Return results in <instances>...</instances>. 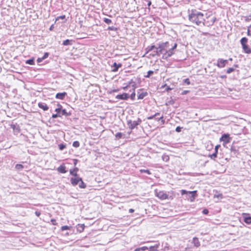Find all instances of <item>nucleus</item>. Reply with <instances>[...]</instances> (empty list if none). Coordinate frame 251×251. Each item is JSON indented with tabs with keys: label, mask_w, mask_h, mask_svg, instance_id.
<instances>
[{
	"label": "nucleus",
	"mask_w": 251,
	"mask_h": 251,
	"mask_svg": "<svg viewBox=\"0 0 251 251\" xmlns=\"http://www.w3.org/2000/svg\"><path fill=\"white\" fill-rule=\"evenodd\" d=\"M209 212V211L208 209H204L202 211V213L204 214H207Z\"/></svg>",
	"instance_id": "37998d69"
},
{
	"label": "nucleus",
	"mask_w": 251,
	"mask_h": 251,
	"mask_svg": "<svg viewBox=\"0 0 251 251\" xmlns=\"http://www.w3.org/2000/svg\"><path fill=\"white\" fill-rule=\"evenodd\" d=\"M57 170L58 172L62 174H65L67 172L66 167L64 164H62L58 167L57 168Z\"/></svg>",
	"instance_id": "2eb2a0df"
},
{
	"label": "nucleus",
	"mask_w": 251,
	"mask_h": 251,
	"mask_svg": "<svg viewBox=\"0 0 251 251\" xmlns=\"http://www.w3.org/2000/svg\"><path fill=\"white\" fill-rule=\"evenodd\" d=\"M189 20L197 25H205L210 26L212 25L215 21V18H212L210 22L205 21L204 15L196 9H192L188 15Z\"/></svg>",
	"instance_id": "f03ea898"
},
{
	"label": "nucleus",
	"mask_w": 251,
	"mask_h": 251,
	"mask_svg": "<svg viewBox=\"0 0 251 251\" xmlns=\"http://www.w3.org/2000/svg\"><path fill=\"white\" fill-rule=\"evenodd\" d=\"M157 49V47H156L155 46V45H154L149 46L146 49V52L145 54H149V55L150 53H153L154 51H156ZM149 57H150L149 56Z\"/></svg>",
	"instance_id": "1a4fd4ad"
},
{
	"label": "nucleus",
	"mask_w": 251,
	"mask_h": 251,
	"mask_svg": "<svg viewBox=\"0 0 251 251\" xmlns=\"http://www.w3.org/2000/svg\"><path fill=\"white\" fill-rule=\"evenodd\" d=\"M141 122L142 121L140 118H138L137 121H132L129 120L127 121V125L128 127L132 130L137 126L139 125L141 123Z\"/></svg>",
	"instance_id": "423d86ee"
},
{
	"label": "nucleus",
	"mask_w": 251,
	"mask_h": 251,
	"mask_svg": "<svg viewBox=\"0 0 251 251\" xmlns=\"http://www.w3.org/2000/svg\"><path fill=\"white\" fill-rule=\"evenodd\" d=\"M191 194L192 195L191 196V201H193L195 197H196L197 196V191H187L185 190H181V195H184V194Z\"/></svg>",
	"instance_id": "6e6552de"
},
{
	"label": "nucleus",
	"mask_w": 251,
	"mask_h": 251,
	"mask_svg": "<svg viewBox=\"0 0 251 251\" xmlns=\"http://www.w3.org/2000/svg\"><path fill=\"white\" fill-rule=\"evenodd\" d=\"M147 95H148V93L147 92L141 91L140 92H138V99H143L145 97L147 96Z\"/></svg>",
	"instance_id": "aec40b11"
},
{
	"label": "nucleus",
	"mask_w": 251,
	"mask_h": 251,
	"mask_svg": "<svg viewBox=\"0 0 251 251\" xmlns=\"http://www.w3.org/2000/svg\"><path fill=\"white\" fill-rule=\"evenodd\" d=\"M80 144L79 142L77 141H74L73 143V147L75 148H78L79 147Z\"/></svg>",
	"instance_id": "cd10ccee"
},
{
	"label": "nucleus",
	"mask_w": 251,
	"mask_h": 251,
	"mask_svg": "<svg viewBox=\"0 0 251 251\" xmlns=\"http://www.w3.org/2000/svg\"><path fill=\"white\" fill-rule=\"evenodd\" d=\"M71 44H72V41L70 40L69 39L65 40L63 42V45L64 46H67V45H70Z\"/></svg>",
	"instance_id": "b1692460"
},
{
	"label": "nucleus",
	"mask_w": 251,
	"mask_h": 251,
	"mask_svg": "<svg viewBox=\"0 0 251 251\" xmlns=\"http://www.w3.org/2000/svg\"><path fill=\"white\" fill-rule=\"evenodd\" d=\"M159 247V244H156L150 247V251H157Z\"/></svg>",
	"instance_id": "4be33fe9"
},
{
	"label": "nucleus",
	"mask_w": 251,
	"mask_h": 251,
	"mask_svg": "<svg viewBox=\"0 0 251 251\" xmlns=\"http://www.w3.org/2000/svg\"><path fill=\"white\" fill-rule=\"evenodd\" d=\"M220 147V145H216L215 147V152L214 153L211 154H209L208 155V157L209 158H210L211 159H213V160H215V159L216 158H217V154H218V149Z\"/></svg>",
	"instance_id": "9b49d317"
},
{
	"label": "nucleus",
	"mask_w": 251,
	"mask_h": 251,
	"mask_svg": "<svg viewBox=\"0 0 251 251\" xmlns=\"http://www.w3.org/2000/svg\"><path fill=\"white\" fill-rule=\"evenodd\" d=\"M220 141L224 142L225 144L229 143L230 142V137L229 134H224L220 138Z\"/></svg>",
	"instance_id": "0eeeda50"
},
{
	"label": "nucleus",
	"mask_w": 251,
	"mask_h": 251,
	"mask_svg": "<svg viewBox=\"0 0 251 251\" xmlns=\"http://www.w3.org/2000/svg\"><path fill=\"white\" fill-rule=\"evenodd\" d=\"M51 224L54 226L57 225L58 223L56 222V221L54 219H51L50 220Z\"/></svg>",
	"instance_id": "e433bc0d"
},
{
	"label": "nucleus",
	"mask_w": 251,
	"mask_h": 251,
	"mask_svg": "<svg viewBox=\"0 0 251 251\" xmlns=\"http://www.w3.org/2000/svg\"><path fill=\"white\" fill-rule=\"evenodd\" d=\"M184 82L187 84V85L190 84V81L189 78H186L184 80Z\"/></svg>",
	"instance_id": "4c0bfd02"
},
{
	"label": "nucleus",
	"mask_w": 251,
	"mask_h": 251,
	"mask_svg": "<svg viewBox=\"0 0 251 251\" xmlns=\"http://www.w3.org/2000/svg\"><path fill=\"white\" fill-rule=\"evenodd\" d=\"M123 134L121 132H117L115 134V137L117 139H120L122 137Z\"/></svg>",
	"instance_id": "a878e982"
},
{
	"label": "nucleus",
	"mask_w": 251,
	"mask_h": 251,
	"mask_svg": "<svg viewBox=\"0 0 251 251\" xmlns=\"http://www.w3.org/2000/svg\"><path fill=\"white\" fill-rule=\"evenodd\" d=\"M134 251H141V248H136Z\"/></svg>",
	"instance_id": "5fc2aeb1"
},
{
	"label": "nucleus",
	"mask_w": 251,
	"mask_h": 251,
	"mask_svg": "<svg viewBox=\"0 0 251 251\" xmlns=\"http://www.w3.org/2000/svg\"><path fill=\"white\" fill-rule=\"evenodd\" d=\"M61 109L60 108H56L55 109V111L57 113H59V112H60Z\"/></svg>",
	"instance_id": "de8ad7c7"
},
{
	"label": "nucleus",
	"mask_w": 251,
	"mask_h": 251,
	"mask_svg": "<svg viewBox=\"0 0 251 251\" xmlns=\"http://www.w3.org/2000/svg\"><path fill=\"white\" fill-rule=\"evenodd\" d=\"M181 127L180 126H177L176 128V131L177 132H180L181 131Z\"/></svg>",
	"instance_id": "a19ab883"
},
{
	"label": "nucleus",
	"mask_w": 251,
	"mask_h": 251,
	"mask_svg": "<svg viewBox=\"0 0 251 251\" xmlns=\"http://www.w3.org/2000/svg\"><path fill=\"white\" fill-rule=\"evenodd\" d=\"M189 92V90H184L181 93L182 95H186Z\"/></svg>",
	"instance_id": "c03bdc74"
},
{
	"label": "nucleus",
	"mask_w": 251,
	"mask_h": 251,
	"mask_svg": "<svg viewBox=\"0 0 251 251\" xmlns=\"http://www.w3.org/2000/svg\"><path fill=\"white\" fill-rule=\"evenodd\" d=\"M58 148L60 150L62 151L66 148V145L60 144L58 145Z\"/></svg>",
	"instance_id": "bb28decb"
},
{
	"label": "nucleus",
	"mask_w": 251,
	"mask_h": 251,
	"mask_svg": "<svg viewBox=\"0 0 251 251\" xmlns=\"http://www.w3.org/2000/svg\"><path fill=\"white\" fill-rule=\"evenodd\" d=\"M151 4V0L148 1V6H150V5Z\"/></svg>",
	"instance_id": "864d4df0"
},
{
	"label": "nucleus",
	"mask_w": 251,
	"mask_h": 251,
	"mask_svg": "<svg viewBox=\"0 0 251 251\" xmlns=\"http://www.w3.org/2000/svg\"><path fill=\"white\" fill-rule=\"evenodd\" d=\"M38 106L39 108L42 109L44 111H47L49 109V106L46 103L39 102Z\"/></svg>",
	"instance_id": "dca6fc26"
},
{
	"label": "nucleus",
	"mask_w": 251,
	"mask_h": 251,
	"mask_svg": "<svg viewBox=\"0 0 251 251\" xmlns=\"http://www.w3.org/2000/svg\"><path fill=\"white\" fill-rule=\"evenodd\" d=\"M155 117V116H154V115H152V116H151L148 117L147 118V119H148V120H151V119H153V118H154V117Z\"/></svg>",
	"instance_id": "09e8293b"
},
{
	"label": "nucleus",
	"mask_w": 251,
	"mask_h": 251,
	"mask_svg": "<svg viewBox=\"0 0 251 251\" xmlns=\"http://www.w3.org/2000/svg\"><path fill=\"white\" fill-rule=\"evenodd\" d=\"M72 228V226H63L61 227V231H64L66 230H70Z\"/></svg>",
	"instance_id": "5701e85b"
},
{
	"label": "nucleus",
	"mask_w": 251,
	"mask_h": 251,
	"mask_svg": "<svg viewBox=\"0 0 251 251\" xmlns=\"http://www.w3.org/2000/svg\"><path fill=\"white\" fill-rule=\"evenodd\" d=\"M53 29H54V25H52L50 26V27L49 29H50V30L52 31V30H53Z\"/></svg>",
	"instance_id": "8fccbe9b"
},
{
	"label": "nucleus",
	"mask_w": 251,
	"mask_h": 251,
	"mask_svg": "<svg viewBox=\"0 0 251 251\" xmlns=\"http://www.w3.org/2000/svg\"><path fill=\"white\" fill-rule=\"evenodd\" d=\"M66 18V16L65 15H61V16H58L57 17L56 19H55V22H56L57 20H59V19H65Z\"/></svg>",
	"instance_id": "f704fd0d"
},
{
	"label": "nucleus",
	"mask_w": 251,
	"mask_h": 251,
	"mask_svg": "<svg viewBox=\"0 0 251 251\" xmlns=\"http://www.w3.org/2000/svg\"><path fill=\"white\" fill-rule=\"evenodd\" d=\"M78 171V168L77 167H75L72 169H70L69 171L70 174L74 176H76L78 175H77V172Z\"/></svg>",
	"instance_id": "f3484780"
},
{
	"label": "nucleus",
	"mask_w": 251,
	"mask_h": 251,
	"mask_svg": "<svg viewBox=\"0 0 251 251\" xmlns=\"http://www.w3.org/2000/svg\"><path fill=\"white\" fill-rule=\"evenodd\" d=\"M15 168L18 170H22L24 168V166L21 164H18L15 165Z\"/></svg>",
	"instance_id": "393cba45"
},
{
	"label": "nucleus",
	"mask_w": 251,
	"mask_h": 251,
	"mask_svg": "<svg viewBox=\"0 0 251 251\" xmlns=\"http://www.w3.org/2000/svg\"><path fill=\"white\" fill-rule=\"evenodd\" d=\"M155 196L160 200L164 201L166 200H173L174 197L173 196H169L167 193L163 190H158V189L154 190Z\"/></svg>",
	"instance_id": "7ed1b4c3"
},
{
	"label": "nucleus",
	"mask_w": 251,
	"mask_h": 251,
	"mask_svg": "<svg viewBox=\"0 0 251 251\" xmlns=\"http://www.w3.org/2000/svg\"><path fill=\"white\" fill-rule=\"evenodd\" d=\"M148 249L149 248L146 246H144V247H141V251H145L148 250Z\"/></svg>",
	"instance_id": "79ce46f5"
},
{
	"label": "nucleus",
	"mask_w": 251,
	"mask_h": 251,
	"mask_svg": "<svg viewBox=\"0 0 251 251\" xmlns=\"http://www.w3.org/2000/svg\"><path fill=\"white\" fill-rule=\"evenodd\" d=\"M60 116L59 115H58L57 114H54L52 115V118H56L57 117Z\"/></svg>",
	"instance_id": "49530a36"
},
{
	"label": "nucleus",
	"mask_w": 251,
	"mask_h": 251,
	"mask_svg": "<svg viewBox=\"0 0 251 251\" xmlns=\"http://www.w3.org/2000/svg\"><path fill=\"white\" fill-rule=\"evenodd\" d=\"M221 77L222 78H226V75H222V76H221Z\"/></svg>",
	"instance_id": "4d7b16f0"
},
{
	"label": "nucleus",
	"mask_w": 251,
	"mask_h": 251,
	"mask_svg": "<svg viewBox=\"0 0 251 251\" xmlns=\"http://www.w3.org/2000/svg\"><path fill=\"white\" fill-rule=\"evenodd\" d=\"M153 74V72L152 71H149L148 72V74L145 75V77L149 78L150 76Z\"/></svg>",
	"instance_id": "2f4dec72"
},
{
	"label": "nucleus",
	"mask_w": 251,
	"mask_h": 251,
	"mask_svg": "<svg viewBox=\"0 0 251 251\" xmlns=\"http://www.w3.org/2000/svg\"><path fill=\"white\" fill-rule=\"evenodd\" d=\"M242 215L244 218V222L248 225L251 224V217L249 216L250 214L249 213H243Z\"/></svg>",
	"instance_id": "9d476101"
},
{
	"label": "nucleus",
	"mask_w": 251,
	"mask_h": 251,
	"mask_svg": "<svg viewBox=\"0 0 251 251\" xmlns=\"http://www.w3.org/2000/svg\"><path fill=\"white\" fill-rule=\"evenodd\" d=\"M62 111V113H63V114H64L66 113V110H65V109H63Z\"/></svg>",
	"instance_id": "13d9d810"
},
{
	"label": "nucleus",
	"mask_w": 251,
	"mask_h": 251,
	"mask_svg": "<svg viewBox=\"0 0 251 251\" xmlns=\"http://www.w3.org/2000/svg\"><path fill=\"white\" fill-rule=\"evenodd\" d=\"M140 172L141 173H147L148 175H151V172L149 170L141 169L140 170Z\"/></svg>",
	"instance_id": "c756f323"
},
{
	"label": "nucleus",
	"mask_w": 251,
	"mask_h": 251,
	"mask_svg": "<svg viewBox=\"0 0 251 251\" xmlns=\"http://www.w3.org/2000/svg\"><path fill=\"white\" fill-rule=\"evenodd\" d=\"M159 115V113H158H158H156L154 114V116L156 117V116H158V115Z\"/></svg>",
	"instance_id": "bf43d9fd"
},
{
	"label": "nucleus",
	"mask_w": 251,
	"mask_h": 251,
	"mask_svg": "<svg viewBox=\"0 0 251 251\" xmlns=\"http://www.w3.org/2000/svg\"><path fill=\"white\" fill-rule=\"evenodd\" d=\"M149 251H150V250Z\"/></svg>",
	"instance_id": "774afa93"
},
{
	"label": "nucleus",
	"mask_w": 251,
	"mask_h": 251,
	"mask_svg": "<svg viewBox=\"0 0 251 251\" xmlns=\"http://www.w3.org/2000/svg\"><path fill=\"white\" fill-rule=\"evenodd\" d=\"M108 29H109V30H112L113 29H112V27H108Z\"/></svg>",
	"instance_id": "e2e57ef3"
},
{
	"label": "nucleus",
	"mask_w": 251,
	"mask_h": 251,
	"mask_svg": "<svg viewBox=\"0 0 251 251\" xmlns=\"http://www.w3.org/2000/svg\"><path fill=\"white\" fill-rule=\"evenodd\" d=\"M113 91H114V92H117V90H114Z\"/></svg>",
	"instance_id": "338daca9"
},
{
	"label": "nucleus",
	"mask_w": 251,
	"mask_h": 251,
	"mask_svg": "<svg viewBox=\"0 0 251 251\" xmlns=\"http://www.w3.org/2000/svg\"><path fill=\"white\" fill-rule=\"evenodd\" d=\"M177 44L175 43L173 46H171L168 42L161 43L158 45L156 51L149 54L150 57H154L162 54V58L167 59L175 53V50L177 47Z\"/></svg>",
	"instance_id": "f257e3e1"
},
{
	"label": "nucleus",
	"mask_w": 251,
	"mask_h": 251,
	"mask_svg": "<svg viewBox=\"0 0 251 251\" xmlns=\"http://www.w3.org/2000/svg\"><path fill=\"white\" fill-rule=\"evenodd\" d=\"M48 56H49V53L45 52L44 55V56H43V57L42 58V59H44L47 58L48 57Z\"/></svg>",
	"instance_id": "ea45409f"
},
{
	"label": "nucleus",
	"mask_w": 251,
	"mask_h": 251,
	"mask_svg": "<svg viewBox=\"0 0 251 251\" xmlns=\"http://www.w3.org/2000/svg\"><path fill=\"white\" fill-rule=\"evenodd\" d=\"M70 182L73 186H76L79 183V187L80 188L85 189L86 187V184L83 182L82 178L78 176L71 178Z\"/></svg>",
	"instance_id": "20e7f679"
},
{
	"label": "nucleus",
	"mask_w": 251,
	"mask_h": 251,
	"mask_svg": "<svg viewBox=\"0 0 251 251\" xmlns=\"http://www.w3.org/2000/svg\"><path fill=\"white\" fill-rule=\"evenodd\" d=\"M15 126L14 125L13 126V129L14 128Z\"/></svg>",
	"instance_id": "69168bd1"
},
{
	"label": "nucleus",
	"mask_w": 251,
	"mask_h": 251,
	"mask_svg": "<svg viewBox=\"0 0 251 251\" xmlns=\"http://www.w3.org/2000/svg\"><path fill=\"white\" fill-rule=\"evenodd\" d=\"M43 59H42V58H38V59H37V61H38V62H40V61H41Z\"/></svg>",
	"instance_id": "6e6d98bb"
},
{
	"label": "nucleus",
	"mask_w": 251,
	"mask_h": 251,
	"mask_svg": "<svg viewBox=\"0 0 251 251\" xmlns=\"http://www.w3.org/2000/svg\"><path fill=\"white\" fill-rule=\"evenodd\" d=\"M251 20V15L245 17V21L249 22Z\"/></svg>",
	"instance_id": "58836bf2"
},
{
	"label": "nucleus",
	"mask_w": 251,
	"mask_h": 251,
	"mask_svg": "<svg viewBox=\"0 0 251 251\" xmlns=\"http://www.w3.org/2000/svg\"><path fill=\"white\" fill-rule=\"evenodd\" d=\"M35 214L37 217H39L41 215V212L40 211H35Z\"/></svg>",
	"instance_id": "a18cd8bd"
},
{
	"label": "nucleus",
	"mask_w": 251,
	"mask_h": 251,
	"mask_svg": "<svg viewBox=\"0 0 251 251\" xmlns=\"http://www.w3.org/2000/svg\"><path fill=\"white\" fill-rule=\"evenodd\" d=\"M158 121H160L161 122V125H163L165 124V119L164 118V117L162 116H161L159 119Z\"/></svg>",
	"instance_id": "72a5a7b5"
},
{
	"label": "nucleus",
	"mask_w": 251,
	"mask_h": 251,
	"mask_svg": "<svg viewBox=\"0 0 251 251\" xmlns=\"http://www.w3.org/2000/svg\"><path fill=\"white\" fill-rule=\"evenodd\" d=\"M248 39L246 37H243L240 40V43L244 53L246 54L251 53V48L248 44Z\"/></svg>",
	"instance_id": "39448f33"
},
{
	"label": "nucleus",
	"mask_w": 251,
	"mask_h": 251,
	"mask_svg": "<svg viewBox=\"0 0 251 251\" xmlns=\"http://www.w3.org/2000/svg\"><path fill=\"white\" fill-rule=\"evenodd\" d=\"M77 163V160L76 159H74V164L75 165H76Z\"/></svg>",
	"instance_id": "3c124183"
},
{
	"label": "nucleus",
	"mask_w": 251,
	"mask_h": 251,
	"mask_svg": "<svg viewBox=\"0 0 251 251\" xmlns=\"http://www.w3.org/2000/svg\"><path fill=\"white\" fill-rule=\"evenodd\" d=\"M103 21L107 24H110L112 23L111 20L108 18H104Z\"/></svg>",
	"instance_id": "473e14b6"
},
{
	"label": "nucleus",
	"mask_w": 251,
	"mask_h": 251,
	"mask_svg": "<svg viewBox=\"0 0 251 251\" xmlns=\"http://www.w3.org/2000/svg\"><path fill=\"white\" fill-rule=\"evenodd\" d=\"M227 64V60L220 59L218 60L217 66L219 68H223Z\"/></svg>",
	"instance_id": "f8f14e48"
},
{
	"label": "nucleus",
	"mask_w": 251,
	"mask_h": 251,
	"mask_svg": "<svg viewBox=\"0 0 251 251\" xmlns=\"http://www.w3.org/2000/svg\"><path fill=\"white\" fill-rule=\"evenodd\" d=\"M135 89L134 88L133 90V92L130 95V98L132 100H134L135 99Z\"/></svg>",
	"instance_id": "7c9ffc66"
},
{
	"label": "nucleus",
	"mask_w": 251,
	"mask_h": 251,
	"mask_svg": "<svg viewBox=\"0 0 251 251\" xmlns=\"http://www.w3.org/2000/svg\"><path fill=\"white\" fill-rule=\"evenodd\" d=\"M166 157H167V160H168L169 159V157L168 156H167Z\"/></svg>",
	"instance_id": "0e129e2a"
},
{
	"label": "nucleus",
	"mask_w": 251,
	"mask_h": 251,
	"mask_svg": "<svg viewBox=\"0 0 251 251\" xmlns=\"http://www.w3.org/2000/svg\"><path fill=\"white\" fill-rule=\"evenodd\" d=\"M234 70H235V69L233 68H229L226 70V73L230 74V73L233 72V71H234Z\"/></svg>",
	"instance_id": "c9c22d12"
},
{
	"label": "nucleus",
	"mask_w": 251,
	"mask_h": 251,
	"mask_svg": "<svg viewBox=\"0 0 251 251\" xmlns=\"http://www.w3.org/2000/svg\"><path fill=\"white\" fill-rule=\"evenodd\" d=\"M85 226L84 224H78L76 226L77 231L79 233L82 232L84 230Z\"/></svg>",
	"instance_id": "a211bd4d"
},
{
	"label": "nucleus",
	"mask_w": 251,
	"mask_h": 251,
	"mask_svg": "<svg viewBox=\"0 0 251 251\" xmlns=\"http://www.w3.org/2000/svg\"><path fill=\"white\" fill-rule=\"evenodd\" d=\"M66 95H67V93L65 92H63V93H58L56 94L55 98L57 99L63 100L64 99V98Z\"/></svg>",
	"instance_id": "4468645a"
},
{
	"label": "nucleus",
	"mask_w": 251,
	"mask_h": 251,
	"mask_svg": "<svg viewBox=\"0 0 251 251\" xmlns=\"http://www.w3.org/2000/svg\"><path fill=\"white\" fill-rule=\"evenodd\" d=\"M193 243L194 244V246L197 248L200 246V242L199 240V239L197 237L193 238Z\"/></svg>",
	"instance_id": "412c9836"
},
{
	"label": "nucleus",
	"mask_w": 251,
	"mask_h": 251,
	"mask_svg": "<svg viewBox=\"0 0 251 251\" xmlns=\"http://www.w3.org/2000/svg\"><path fill=\"white\" fill-rule=\"evenodd\" d=\"M26 63L29 64V65H34V59H29L26 61Z\"/></svg>",
	"instance_id": "c85d7f7f"
},
{
	"label": "nucleus",
	"mask_w": 251,
	"mask_h": 251,
	"mask_svg": "<svg viewBox=\"0 0 251 251\" xmlns=\"http://www.w3.org/2000/svg\"><path fill=\"white\" fill-rule=\"evenodd\" d=\"M127 86H125V87H123V89H124V90H126V89L127 88Z\"/></svg>",
	"instance_id": "052dcab7"
},
{
	"label": "nucleus",
	"mask_w": 251,
	"mask_h": 251,
	"mask_svg": "<svg viewBox=\"0 0 251 251\" xmlns=\"http://www.w3.org/2000/svg\"><path fill=\"white\" fill-rule=\"evenodd\" d=\"M134 211V210L132 208H130L129 209V213H133Z\"/></svg>",
	"instance_id": "603ef678"
},
{
	"label": "nucleus",
	"mask_w": 251,
	"mask_h": 251,
	"mask_svg": "<svg viewBox=\"0 0 251 251\" xmlns=\"http://www.w3.org/2000/svg\"><path fill=\"white\" fill-rule=\"evenodd\" d=\"M129 98L128 94L123 93L121 95H118L116 96V98L119 100H126Z\"/></svg>",
	"instance_id": "ddd939ff"
},
{
	"label": "nucleus",
	"mask_w": 251,
	"mask_h": 251,
	"mask_svg": "<svg viewBox=\"0 0 251 251\" xmlns=\"http://www.w3.org/2000/svg\"><path fill=\"white\" fill-rule=\"evenodd\" d=\"M171 89H171V88H170V87H168V88H167V91H169V90H171Z\"/></svg>",
	"instance_id": "680f3d73"
},
{
	"label": "nucleus",
	"mask_w": 251,
	"mask_h": 251,
	"mask_svg": "<svg viewBox=\"0 0 251 251\" xmlns=\"http://www.w3.org/2000/svg\"><path fill=\"white\" fill-rule=\"evenodd\" d=\"M112 67L114 68L112 70V72H116L118 70L119 68L122 67V64H117L116 62H114L113 64Z\"/></svg>",
	"instance_id": "6ab92c4d"
}]
</instances>
